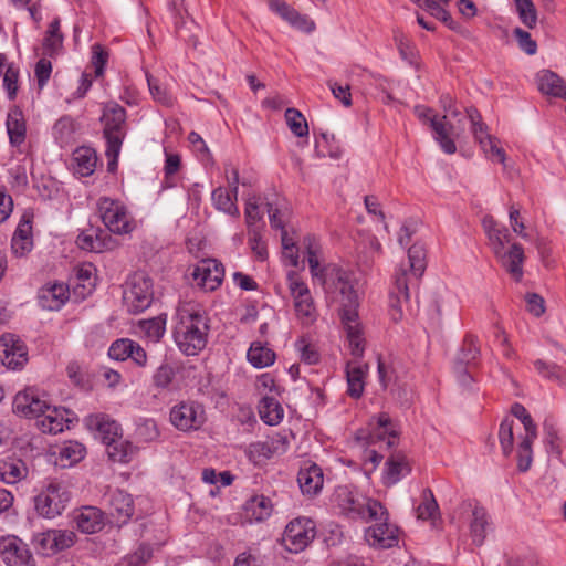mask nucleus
Segmentation results:
<instances>
[{
  "instance_id": "obj_1",
  "label": "nucleus",
  "mask_w": 566,
  "mask_h": 566,
  "mask_svg": "<svg viewBox=\"0 0 566 566\" xmlns=\"http://www.w3.org/2000/svg\"><path fill=\"white\" fill-rule=\"evenodd\" d=\"M307 261L314 283H318L326 294L339 292L342 298L340 319L346 332L353 356L359 358L365 352V339L358 322V294L354 289L353 273L335 264L319 265L318 244L314 237L304 239Z\"/></svg>"
},
{
  "instance_id": "obj_2",
  "label": "nucleus",
  "mask_w": 566,
  "mask_h": 566,
  "mask_svg": "<svg viewBox=\"0 0 566 566\" xmlns=\"http://www.w3.org/2000/svg\"><path fill=\"white\" fill-rule=\"evenodd\" d=\"M209 319L200 310L184 308L174 332L178 348L186 355H197L207 345Z\"/></svg>"
},
{
  "instance_id": "obj_3",
  "label": "nucleus",
  "mask_w": 566,
  "mask_h": 566,
  "mask_svg": "<svg viewBox=\"0 0 566 566\" xmlns=\"http://www.w3.org/2000/svg\"><path fill=\"white\" fill-rule=\"evenodd\" d=\"M408 264L409 270L401 266L395 275L394 289L390 292V313L395 322L402 317V302L408 303L409 295V281L410 276L415 280L421 277L426 270V251L421 244H413L408 250Z\"/></svg>"
},
{
  "instance_id": "obj_4",
  "label": "nucleus",
  "mask_w": 566,
  "mask_h": 566,
  "mask_svg": "<svg viewBox=\"0 0 566 566\" xmlns=\"http://www.w3.org/2000/svg\"><path fill=\"white\" fill-rule=\"evenodd\" d=\"M488 238L491 248L495 256L501 262L502 266L516 282H520L523 276V247L518 243H513L509 250H505V244L510 242L511 234L507 228L504 226L493 230V233H491Z\"/></svg>"
},
{
  "instance_id": "obj_5",
  "label": "nucleus",
  "mask_w": 566,
  "mask_h": 566,
  "mask_svg": "<svg viewBox=\"0 0 566 566\" xmlns=\"http://www.w3.org/2000/svg\"><path fill=\"white\" fill-rule=\"evenodd\" d=\"M337 500L342 512L353 520H381L386 515V509L379 501L355 494L346 488L337 491Z\"/></svg>"
},
{
  "instance_id": "obj_6",
  "label": "nucleus",
  "mask_w": 566,
  "mask_h": 566,
  "mask_svg": "<svg viewBox=\"0 0 566 566\" xmlns=\"http://www.w3.org/2000/svg\"><path fill=\"white\" fill-rule=\"evenodd\" d=\"M154 300L153 280L144 272H135L125 284L123 302L127 311L138 314L147 310Z\"/></svg>"
},
{
  "instance_id": "obj_7",
  "label": "nucleus",
  "mask_w": 566,
  "mask_h": 566,
  "mask_svg": "<svg viewBox=\"0 0 566 566\" xmlns=\"http://www.w3.org/2000/svg\"><path fill=\"white\" fill-rule=\"evenodd\" d=\"M101 120L104 124L103 133L108 145V154L118 157L126 136V109L116 103H111L104 107Z\"/></svg>"
},
{
  "instance_id": "obj_8",
  "label": "nucleus",
  "mask_w": 566,
  "mask_h": 566,
  "mask_svg": "<svg viewBox=\"0 0 566 566\" xmlns=\"http://www.w3.org/2000/svg\"><path fill=\"white\" fill-rule=\"evenodd\" d=\"M71 500L67 486L59 481H51L46 488L34 497L36 512L46 518H53L65 510Z\"/></svg>"
},
{
  "instance_id": "obj_9",
  "label": "nucleus",
  "mask_w": 566,
  "mask_h": 566,
  "mask_svg": "<svg viewBox=\"0 0 566 566\" xmlns=\"http://www.w3.org/2000/svg\"><path fill=\"white\" fill-rule=\"evenodd\" d=\"M97 207L103 223L111 232L116 234L132 232L133 223L126 208L119 201L102 197L98 199Z\"/></svg>"
},
{
  "instance_id": "obj_10",
  "label": "nucleus",
  "mask_w": 566,
  "mask_h": 566,
  "mask_svg": "<svg viewBox=\"0 0 566 566\" xmlns=\"http://www.w3.org/2000/svg\"><path fill=\"white\" fill-rule=\"evenodd\" d=\"M287 281L297 317L303 324L313 323L316 318V310L307 284L294 271L289 272Z\"/></svg>"
},
{
  "instance_id": "obj_11",
  "label": "nucleus",
  "mask_w": 566,
  "mask_h": 566,
  "mask_svg": "<svg viewBox=\"0 0 566 566\" xmlns=\"http://www.w3.org/2000/svg\"><path fill=\"white\" fill-rule=\"evenodd\" d=\"M315 534V523L312 520L297 517L286 525L283 541L290 552L298 553L307 547Z\"/></svg>"
},
{
  "instance_id": "obj_12",
  "label": "nucleus",
  "mask_w": 566,
  "mask_h": 566,
  "mask_svg": "<svg viewBox=\"0 0 566 566\" xmlns=\"http://www.w3.org/2000/svg\"><path fill=\"white\" fill-rule=\"evenodd\" d=\"M398 434V430L389 415L381 412L370 419L368 433L365 436L361 432L357 436V439L366 440V443L369 446L386 440L387 448H392L397 443Z\"/></svg>"
},
{
  "instance_id": "obj_13",
  "label": "nucleus",
  "mask_w": 566,
  "mask_h": 566,
  "mask_svg": "<svg viewBox=\"0 0 566 566\" xmlns=\"http://www.w3.org/2000/svg\"><path fill=\"white\" fill-rule=\"evenodd\" d=\"M170 422L181 431L197 430L205 422V411L199 403L182 401L171 408Z\"/></svg>"
},
{
  "instance_id": "obj_14",
  "label": "nucleus",
  "mask_w": 566,
  "mask_h": 566,
  "mask_svg": "<svg viewBox=\"0 0 566 566\" xmlns=\"http://www.w3.org/2000/svg\"><path fill=\"white\" fill-rule=\"evenodd\" d=\"M0 359L8 368H21L28 360L27 346L17 335L6 333L0 337Z\"/></svg>"
},
{
  "instance_id": "obj_15",
  "label": "nucleus",
  "mask_w": 566,
  "mask_h": 566,
  "mask_svg": "<svg viewBox=\"0 0 566 566\" xmlns=\"http://www.w3.org/2000/svg\"><path fill=\"white\" fill-rule=\"evenodd\" d=\"M12 409L14 413L27 418H40L49 410V403L34 388H27L15 395Z\"/></svg>"
},
{
  "instance_id": "obj_16",
  "label": "nucleus",
  "mask_w": 566,
  "mask_h": 566,
  "mask_svg": "<svg viewBox=\"0 0 566 566\" xmlns=\"http://www.w3.org/2000/svg\"><path fill=\"white\" fill-rule=\"evenodd\" d=\"M193 280L205 291H214L218 289L224 277L222 263L214 259L202 260L192 272Z\"/></svg>"
},
{
  "instance_id": "obj_17",
  "label": "nucleus",
  "mask_w": 566,
  "mask_h": 566,
  "mask_svg": "<svg viewBox=\"0 0 566 566\" xmlns=\"http://www.w3.org/2000/svg\"><path fill=\"white\" fill-rule=\"evenodd\" d=\"M520 421L524 429V436H520L517 443V469L520 472H526L533 461L532 444L537 438V427L530 413Z\"/></svg>"
},
{
  "instance_id": "obj_18",
  "label": "nucleus",
  "mask_w": 566,
  "mask_h": 566,
  "mask_svg": "<svg viewBox=\"0 0 566 566\" xmlns=\"http://www.w3.org/2000/svg\"><path fill=\"white\" fill-rule=\"evenodd\" d=\"M0 549L8 566H35V559L28 545L17 537L2 541Z\"/></svg>"
},
{
  "instance_id": "obj_19",
  "label": "nucleus",
  "mask_w": 566,
  "mask_h": 566,
  "mask_svg": "<svg viewBox=\"0 0 566 566\" xmlns=\"http://www.w3.org/2000/svg\"><path fill=\"white\" fill-rule=\"evenodd\" d=\"M388 513L381 520H374L375 525L366 532V537L371 546L379 548H390L398 544V530L396 526L387 523Z\"/></svg>"
},
{
  "instance_id": "obj_20",
  "label": "nucleus",
  "mask_w": 566,
  "mask_h": 566,
  "mask_svg": "<svg viewBox=\"0 0 566 566\" xmlns=\"http://www.w3.org/2000/svg\"><path fill=\"white\" fill-rule=\"evenodd\" d=\"M109 514L118 526L127 524L134 515L135 506L130 494L116 489L108 494Z\"/></svg>"
},
{
  "instance_id": "obj_21",
  "label": "nucleus",
  "mask_w": 566,
  "mask_h": 566,
  "mask_svg": "<svg viewBox=\"0 0 566 566\" xmlns=\"http://www.w3.org/2000/svg\"><path fill=\"white\" fill-rule=\"evenodd\" d=\"M85 424L88 430L96 432L97 437L105 444L113 441V439L119 438V434H122L119 424L105 413L87 416L85 418Z\"/></svg>"
},
{
  "instance_id": "obj_22",
  "label": "nucleus",
  "mask_w": 566,
  "mask_h": 566,
  "mask_svg": "<svg viewBox=\"0 0 566 566\" xmlns=\"http://www.w3.org/2000/svg\"><path fill=\"white\" fill-rule=\"evenodd\" d=\"M69 413H71L70 410L65 408H51L49 405V410H45V412L38 419V427L43 433H60L64 428H70V423L72 421L66 417Z\"/></svg>"
},
{
  "instance_id": "obj_23",
  "label": "nucleus",
  "mask_w": 566,
  "mask_h": 566,
  "mask_svg": "<svg viewBox=\"0 0 566 566\" xmlns=\"http://www.w3.org/2000/svg\"><path fill=\"white\" fill-rule=\"evenodd\" d=\"M270 8L292 27L303 32L311 33L316 28L315 22L308 15L301 14L286 2L271 1Z\"/></svg>"
},
{
  "instance_id": "obj_24",
  "label": "nucleus",
  "mask_w": 566,
  "mask_h": 566,
  "mask_svg": "<svg viewBox=\"0 0 566 566\" xmlns=\"http://www.w3.org/2000/svg\"><path fill=\"white\" fill-rule=\"evenodd\" d=\"M32 214L24 213L12 237L11 249L15 255L22 256L32 248Z\"/></svg>"
},
{
  "instance_id": "obj_25",
  "label": "nucleus",
  "mask_w": 566,
  "mask_h": 566,
  "mask_svg": "<svg viewBox=\"0 0 566 566\" xmlns=\"http://www.w3.org/2000/svg\"><path fill=\"white\" fill-rule=\"evenodd\" d=\"M69 300V287L63 283H54L40 291L39 302L49 311H59Z\"/></svg>"
},
{
  "instance_id": "obj_26",
  "label": "nucleus",
  "mask_w": 566,
  "mask_h": 566,
  "mask_svg": "<svg viewBox=\"0 0 566 566\" xmlns=\"http://www.w3.org/2000/svg\"><path fill=\"white\" fill-rule=\"evenodd\" d=\"M74 520L77 528L85 534L99 532L104 527L103 512L94 506L83 507Z\"/></svg>"
},
{
  "instance_id": "obj_27",
  "label": "nucleus",
  "mask_w": 566,
  "mask_h": 566,
  "mask_svg": "<svg viewBox=\"0 0 566 566\" xmlns=\"http://www.w3.org/2000/svg\"><path fill=\"white\" fill-rule=\"evenodd\" d=\"M297 482L301 491L304 494H317L321 491L324 482L322 469L316 464L301 469L297 474Z\"/></svg>"
},
{
  "instance_id": "obj_28",
  "label": "nucleus",
  "mask_w": 566,
  "mask_h": 566,
  "mask_svg": "<svg viewBox=\"0 0 566 566\" xmlns=\"http://www.w3.org/2000/svg\"><path fill=\"white\" fill-rule=\"evenodd\" d=\"M538 90L546 95L560 97L566 101V84L556 73L544 70L537 74Z\"/></svg>"
},
{
  "instance_id": "obj_29",
  "label": "nucleus",
  "mask_w": 566,
  "mask_h": 566,
  "mask_svg": "<svg viewBox=\"0 0 566 566\" xmlns=\"http://www.w3.org/2000/svg\"><path fill=\"white\" fill-rule=\"evenodd\" d=\"M411 468L402 454H392L386 461L384 472V484L389 486L396 484L402 476L409 474Z\"/></svg>"
},
{
  "instance_id": "obj_30",
  "label": "nucleus",
  "mask_w": 566,
  "mask_h": 566,
  "mask_svg": "<svg viewBox=\"0 0 566 566\" xmlns=\"http://www.w3.org/2000/svg\"><path fill=\"white\" fill-rule=\"evenodd\" d=\"M7 132L12 146H20L25 140L27 127L22 111L14 106L10 109L7 117Z\"/></svg>"
},
{
  "instance_id": "obj_31",
  "label": "nucleus",
  "mask_w": 566,
  "mask_h": 566,
  "mask_svg": "<svg viewBox=\"0 0 566 566\" xmlns=\"http://www.w3.org/2000/svg\"><path fill=\"white\" fill-rule=\"evenodd\" d=\"M430 127L433 130L434 138L442 150L447 154H454L457 151V146L454 140L451 138L453 125L447 122V115H443L441 119L432 118Z\"/></svg>"
},
{
  "instance_id": "obj_32",
  "label": "nucleus",
  "mask_w": 566,
  "mask_h": 566,
  "mask_svg": "<svg viewBox=\"0 0 566 566\" xmlns=\"http://www.w3.org/2000/svg\"><path fill=\"white\" fill-rule=\"evenodd\" d=\"M367 373V365L357 361L348 363L346 367V377L348 384V395L353 398H359L364 391V378Z\"/></svg>"
},
{
  "instance_id": "obj_33",
  "label": "nucleus",
  "mask_w": 566,
  "mask_h": 566,
  "mask_svg": "<svg viewBox=\"0 0 566 566\" xmlns=\"http://www.w3.org/2000/svg\"><path fill=\"white\" fill-rule=\"evenodd\" d=\"M28 474V468L21 459H6L0 461V480L14 484Z\"/></svg>"
},
{
  "instance_id": "obj_34",
  "label": "nucleus",
  "mask_w": 566,
  "mask_h": 566,
  "mask_svg": "<svg viewBox=\"0 0 566 566\" xmlns=\"http://www.w3.org/2000/svg\"><path fill=\"white\" fill-rule=\"evenodd\" d=\"M245 515L250 520L261 522L266 520L272 513L271 500L264 495H255L244 504Z\"/></svg>"
},
{
  "instance_id": "obj_35",
  "label": "nucleus",
  "mask_w": 566,
  "mask_h": 566,
  "mask_svg": "<svg viewBox=\"0 0 566 566\" xmlns=\"http://www.w3.org/2000/svg\"><path fill=\"white\" fill-rule=\"evenodd\" d=\"M73 160L75 163L76 172L82 176H90L95 170L97 156L94 149L90 147H81L74 151Z\"/></svg>"
},
{
  "instance_id": "obj_36",
  "label": "nucleus",
  "mask_w": 566,
  "mask_h": 566,
  "mask_svg": "<svg viewBox=\"0 0 566 566\" xmlns=\"http://www.w3.org/2000/svg\"><path fill=\"white\" fill-rule=\"evenodd\" d=\"M261 419L270 426L277 424L284 415L283 408L273 397H263L259 403Z\"/></svg>"
},
{
  "instance_id": "obj_37",
  "label": "nucleus",
  "mask_w": 566,
  "mask_h": 566,
  "mask_svg": "<svg viewBox=\"0 0 566 566\" xmlns=\"http://www.w3.org/2000/svg\"><path fill=\"white\" fill-rule=\"evenodd\" d=\"M212 201L216 209L230 214L232 217H239L240 212L235 205L238 198L233 197V193L222 187H218L212 191Z\"/></svg>"
},
{
  "instance_id": "obj_38",
  "label": "nucleus",
  "mask_w": 566,
  "mask_h": 566,
  "mask_svg": "<svg viewBox=\"0 0 566 566\" xmlns=\"http://www.w3.org/2000/svg\"><path fill=\"white\" fill-rule=\"evenodd\" d=\"M248 360L256 368H264L275 360V353L261 343H252L248 350Z\"/></svg>"
},
{
  "instance_id": "obj_39",
  "label": "nucleus",
  "mask_w": 566,
  "mask_h": 566,
  "mask_svg": "<svg viewBox=\"0 0 566 566\" xmlns=\"http://www.w3.org/2000/svg\"><path fill=\"white\" fill-rule=\"evenodd\" d=\"M106 447L108 457L112 461L120 463L130 461L133 454V444L129 441L123 440L122 434H119V438L107 442Z\"/></svg>"
},
{
  "instance_id": "obj_40",
  "label": "nucleus",
  "mask_w": 566,
  "mask_h": 566,
  "mask_svg": "<svg viewBox=\"0 0 566 566\" xmlns=\"http://www.w3.org/2000/svg\"><path fill=\"white\" fill-rule=\"evenodd\" d=\"M473 520L470 524L473 543L482 545L485 538V530L489 525L488 514L483 507L475 506L472 512Z\"/></svg>"
},
{
  "instance_id": "obj_41",
  "label": "nucleus",
  "mask_w": 566,
  "mask_h": 566,
  "mask_svg": "<svg viewBox=\"0 0 566 566\" xmlns=\"http://www.w3.org/2000/svg\"><path fill=\"white\" fill-rule=\"evenodd\" d=\"M499 441L504 457H509L514 449L515 421L509 417L504 418L499 428Z\"/></svg>"
},
{
  "instance_id": "obj_42",
  "label": "nucleus",
  "mask_w": 566,
  "mask_h": 566,
  "mask_svg": "<svg viewBox=\"0 0 566 566\" xmlns=\"http://www.w3.org/2000/svg\"><path fill=\"white\" fill-rule=\"evenodd\" d=\"M63 44V34L60 31V18H55L51 21L43 40L44 53L53 56L57 53Z\"/></svg>"
},
{
  "instance_id": "obj_43",
  "label": "nucleus",
  "mask_w": 566,
  "mask_h": 566,
  "mask_svg": "<svg viewBox=\"0 0 566 566\" xmlns=\"http://www.w3.org/2000/svg\"><path fill=\"white\" fill-rule=\"evenodd\" d=\"M85 447L77 441H69L59 450V457L63 467H71L80 462L85 455Z\"/></svg>"
},
{
  "instance_id": "obj_44",
  "label": "nucleus",
  "mask_w": 566,
  "mask_h": 566,
  "mask_svg": "<svg viewBox=\"0 0 566 566\" xmlns=\"http://www.w3.org/2000/svg\"><path fill=\"white\" fill-rule=\"evenodd\" d=\"M534 367L544 378L557 381L562 386H566V371L559 365L537 359L534 361Z\"/></svg>"
},
{
  "instance_id": "obj_45",
  "label": "nucleus",
  "mask_w": 566,
  "mask_h": 566,
  "mask_svg": "<svg viewBox=\"0 0 566 566\" xmlns=\"http://www.w3.org/2000/svg\"><path fill=\"white\" fill-rule=\"evenodd\" d=\"M480 356V347L476 344V338L473 335H467L462 345L457 354L454 363L458 364H473Z\"/></svg>"
},
{
  "instance_id": "obj_46",
  "label": "nucleus",
  "mask_w": 566,
  "mask_h": 566,
  "mask_svg": "<svg viewBox=\"0 0 566 566\" xmlns=\"http://www.w3.org/2000/svg\"><path fill=\"white\" fill-rule=\"evenodd\" d=\"M285 120L291 132L297 137L308 135V126L303 114L296 108H287L285 111Z\"/></svg>"
},
{
  "instance_id": "obj_47",
  "label": "nucleus",
  "mask_w": 566,
  "mask_h": 566,
  "mask_svg": "<svg viewBox=\"0 0 566 566\" xmlns=\"http://www.w3.org/2000/svg\"><path fill=\"white\" fill-rule=\"evenodd\" d=\"M521 22L528 29L537 24V11L532 0H514Z\"/></svg>"
},
{
  "instance_id": "obj_48",
  "label": "nucleus",
  "mask_w": 566,
  "mask_h": 566,
  "mask_svg": "<svg viewBox=\"0 0 566 566\" xmlns=\"http://www.w3.org/2000/svg\"><path fill=\"white\" fill-rule=\"evenodd\" d=\"M139 326L148 338L158 342L166 329V315H158L150 319L142 321Z\"/></svg>"
},
{
  "instance_id": "obj_49",
  "label": "nucleus",
  "mask_w": 566,
  "mask_h": 566,
  "mask_svg": "<svg viewBox=\"0 0 566 566\" xmlns=\"http://www.w3.org/2000/svg\"><path fill=\"white\" fill-rule=\"evenodd\" d=\"M439 506L430 489H426L422 492V502L417 507L418 518L429 520L434 518L438 514Z\"/></svg>"
},
{
  "instance_id": "obj_50",
  "label": "nucleus",
  "mask_w": 566,
  "mask_h": 566,
  "mask_svg": "<svg viewBox=\"0 0 566 566\" xmlns=\"http://www.w3.org/2000/svg\"><path fill=\"white\" fill-rule=\"evenodd\" d=\"M422 9H426L432 17L443 22L449 29L458 30V23H455L451 14L440 6V1L424 0Z\"/></svg>"
},
{
  "instance_id": "obj_51",
  "label": "nucleus",
  "mask_w": 566,
  "mask_h": 566,
  "mask_svg": "<svg viewBox=\"0 0 566 566\" xmlns=\"http://www.w3.org/2000/svg\"><path fill=\"white\" fill-rule=\"evenodd\" d=\"M275 448L269 444L266 439L265 441L250 443L247 449V454L252 462L259 463L262 460L272 458L271 450Z\"/></svg>"
},
{
  "instance_id": "obj_52",
  "label": "nucleus",
  "mask_w": 566,
  "mask_h": 566,
  "mask_svg": "<svg viewBox=\"0 0 566 566\" xmlns=\"http://www.w3.org/2000/svg\"><path fill=\"white\" fill-rule=\"evenodd\" d=\"M133 343L134 340L129 338H120L113 342L108 349V356L118 361L128 359L133 350Z\"/></svg>"
},
{
  "instance_id": "obj_53",
  "label": "nucleus",
  "mask_w": 566,
  "mask_h": 566,
  "mask_svg": "<svg viewBox=\"0 0 566 566\" xmlns=\"http://www.w3.org/2000/svg\"><path fill=\"white\" fill-rule=\"evenodd\" d=\"M249 245L259 261H265L268 259V247L262 240L261 232L259 229H249Z\"/></svg>"
},
{
  "instance_id": "obj_54",
  "label": "nucleus",
  "mask_w": 566,
  "mask_h": 566,
  "mask_svg": "<svg viewBox=\"0 0 566 566\" xmlns=\"http://www.w3.org/2000/svg\"><path fill=\"white\" fill-rule=\"evenodd\" d=\"M52 535L55 553L70 548L76 541V534L69 530H52Z\"/></svg>"
},
{
  "instance_id": "obj_55",
  "label": "nucleus",
  "mask_w": 566,
  "mask_h": 566,
  "mask_svg": "<svg viewBox=\"0 0 566 566\" xmlns=\"http://www.w3.org/2000/svg\"><path fill=\"white\" fill-rule=\"evenodd\" d=\"M136 436L144 442H150L158 438L159 431L157 424L153 419L142 420L136 428Z\"/></svg>"
},
{
  "instance_id": "obj_56",
  "label": "nucleus",
  "mask_w": 566,
  "mask_h": 566,
  "mask_svg": "<svg viewBox=\"0 0 566 566\" xmlns=\"http://www.w3.org/2000/svg\"><path fill=\"white\" fill-rule=\"evenodd\" d=\"M175 378V370L170 365L164 364L157 368L153 376L154 386L158 389H167Z\"/></svg>"
},
{
  "instance_id": "obj_57",
  "label": "nucleus",
  "mask_w": 566,
  "mask_h": 566,
  "mask_svg": "<svg viewBox=\"0 0 566 566\" xmlns=\"http://www.w3.org/2000/svg\"><path fill=\"white\" fill-rule=\"evenodd\" d=\"M33 545L38 552L43 555L49 556L55 554L52 530L34 535Z\"/></svg>"
},
{
  "instance_id": "obj_58",
  "label": "nucleus",
  "mask_w": 566,
  "mask_h": 566,
  "mask_svg": "<svg viewBox=\"0 0 566 566\" xmlns=\"http://www.w3.org/2000/svg\"><path fill=\"white\" fill-rule=\"evenodd\" d=\"M513 35L516 39L520 49L523 50L526 54L533 55L537 52V44L532 39L530 32L521 28H515L513 30Z\"/></svg>"
},
{
  "instance_id": "obj_59",
  "label": "nucleus",
  "mask_w": 566,
  "mask_h": 566,
  "mask_svg": "<svg viewBox=\"0 0 566 566\" xmlns=\"http://www.w3.org/2000/svg\"><path fill=\"white\" fill-rule=\"evenodd\" d=\"M467 115L471 122L472 133L478 143L484 138L485 133H488L486 125L482 122L481 115L479 111L474 107H470L467 109Z\"/></svg>"
},
{
  "instance_id": "obj_60",
  "label": "nucleus",
  "mask_w": 566,
  "mask_h": 566,
  "mask_svg": "<svg viewBox=\"0 0 566 566\" xmlns=\"http://www.w3.org/2000/svg\"><path fill=\"white\" fill-rule=\"evenodd\" d=\"M18 76V70L14 69L13 65H9L3 76V86L8 92V97L10 101H13L17 96Z\"/></svg>"
},
{
  "instance_id": "obj_61",
  "label": "nucleus",
  "mask_w": 566,
  "mask_h": 566,
  "mask_svg": "<svg viewBox=\"0 0 566 566\" xmlns=\"http://www.w3.org/2000/svg\"><path fill=\"white\" fill-rule=\"evenodd\" d=\"M147 82H148L150 94L153 95L155 101H157L158 103H160V104H163L165 106H171L172 105L171 97L167 94L166 90L163 88L158 84L157 80H155L151 76H147Z\"/></svg>"
},
{
  "instance_id": "obj_62",
  "label": "nucleus",
  "mask_w": 566,
  "mask_h": 566,
  "mask_svg": "<svg viewBox=\"0 0 566 566\" xmlns=\"http://www.w3.org/2000/svg\"><path fill=\"white\" fill-rule=\"evenodd\" d=\"M245 221L249 229H259L255 223L262 219L255 197L249 198L245 205Z\"/></svg>"
},
{
  "instance_id": "obj_63",
  "label": "nucleus",
  "mask_w": 566,
  "mask_h": 566,
  "mask_svg": "<svg viewBox=\"0 0 566 566\" xmlns=\"http://www.w3.org/2000/svg\"><path fill=\"white\" fill-rule=\"evenodd\" d=\"M35 77L38 81L39 88H43L52 73V64L46 59H40L38 63L35 64Z\"/></svg>"
},
{
  "instance_id": "obj_64",
  "label": "nucleus",
  "mask_w": 566,
  "mask_h": 566,
  "mask_svg": "<svg viewBox=\"0 0 566 566\" xmlns=\"http://www.w3.org/2000/svg\"><path fill=\"white\" fill-rule=\"evenodd\" d=\"M108 53L103 49L101 44L93 45V57L92 64L95 67V75L101 76L104 73V67L107 63Z\"/></svg>"
}]
</instances>
